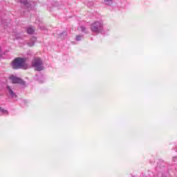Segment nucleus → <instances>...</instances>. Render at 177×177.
<instances>
[{
  "mask_svg": "<svg viewBox=\"0 0 177 177\" xmlns=\"http://www.w3.org/2000/svg\"><path fill=\"white\" fill-rule=\"evenodd\" d=\"M0 110H2V109L0 107Z\"/></svg>",
  "mask_w": 177,
  "mask_h": 177,
  "instance_id": "obj_11",
  "label": "nucleus"
},
{
  "mask_svg": "<svg viewBox=\"0 0 177 177\" xmlns=\"http://www.w3.org/2000/svg\"><path fill=\"white\" fill-rule=\"evenodd\" d=\"M80 31H85L86 28L84 26H80V28L78 29Z\"/></svg>",
  "mask_w": 177,
  "mask_h": 177,
  "instance_id": "obj_7",
  "label": "nucleus"
},
{
  "mask_svg": "<svg viewBox=\"0 0 177 177\" xmlns=\"http://www.w3.org/2000/svg\"><path fill=\"white\" fill-rule=\"evenodd\" d=\"M104 2L106 3H110L109 2H111V0H104Z\"/></svg>",
  "mask_w": 177,
  "mask_h": 177,
  "instance_id": "obj_9",
  "label": "nucleus"
},
{
  "mask_svg": "<svg viewBox=\"0 0 177 177\" xmlns=\"http://www.w3.org/2000/svg\"><path fill=\"white\" fill-rule=\"evenodd\" d=\"M10 80L12 81V84H21V85H24L25 82L20 77H17L15 75H10Z\"/></svg>",
  "mask_w": 177,
  "mask_h": 177,
  "instance_id": "obj_3",
  "label": "nucleus"
},
{
  "mask_svg": "<svg viewBox=\"0 0 177 177\" xmlns=\"http://www.w3.org/2000/svg\"><path fill=\"white\" fill-rule=\"evenodd\" d=\"M102 27V24L100 22H95L91 25V31L93 32H99V28Z\"/></svg>",
  "mask_w": 177,
  "mask_h": 177,
  "instance_id": "obj_4",
  "label": "nucleus"
},
{
  "mask_svg": "<svg viewBox=\"0 0 177 177\" xmlns=\"http://www.w3.org/2000/svg\"><path fill=\"white\" fill-rule=\"evenodd\" d=\"M23 3H26V1H24Z\"/></svg>",
  "mask_w": 177,
  "mask_h": 177,
  "instance_id": "obj_10",
  "label": "nucleus"
},
{
  "mask_svg": "<svg viewBox=\"0 0 177 177\" xmlns=\"http://www.w3.org/2000/svg\"><path fill=\"white\" fill-rule=\"evenodd\" d=\"M12 68L17 70L18 68H27V64H26V59L21 57H17L14 59L12 64Z\"/></svg>",
  "mask_w": 177,
  "mask_h": 177,
  "instance_id": "obj_1",
  "label": "nucleus"
},
{
  "mask_svg": "<svg viewBox=\"0 0 177 177\" xmlns=\"http://www.w3.org/2000/svg\"><path fill=\"white\" fill-rule=\"evenodd\" d=\"M32 66L35 68L36 71H41V70H44V66H42V60H41V58H34L32 61Z\"/></svg>",
  "mask_w": 177,
  "mask_h": 177,
  "instance_id": "obj_2",
  "label": "nucleus"
},
{
  "mask_svg": "<svg viewBox=\"0 0 177 177\" xmlns=\"http://www.w3.org/2000/svg\"><path fill=\"white\" fill-rule=\"evenodd\" d=\"M76 40L77 41H81V36H77L76 37Z\"/></svg>",
  "mask_w": 177,
  "mask_h": 177,
  "instance_id": "obj_8",
  "label": "nucleus"
},
{
  "mask_svg": "<svg viewBox=\"0 0 177 177\" xmlns=\"http://www.w3.org/2000/svg\"><path fill=\"white\" fill-rule=\"evenodd\" d=\"M8 90L9 91L10 95L12 97H16V93H15V92H13L11 89L10 86H8Z\"/></svg>",
  "mask_w": 177,
  "mask_h": 177,
  "instance_id": "obj_5",
  "label": "nucleus"
},
{
  "mask_svg": "<svg viewBox=\"0 0 177 177\" xmlns=\"http://www.w3.org/2000/svg\"><path fill=\"white\" fill-rule=\"evenodd\" d=\"M35 31V30L34 28H32V27H29L27 29V32L28 34H34Z\"/></svg>",
  "mask_w": 177,
  "mask_h": 177,
  "instance_id": "obj_6",
  "label": "nucleus"
}]
</instances>
